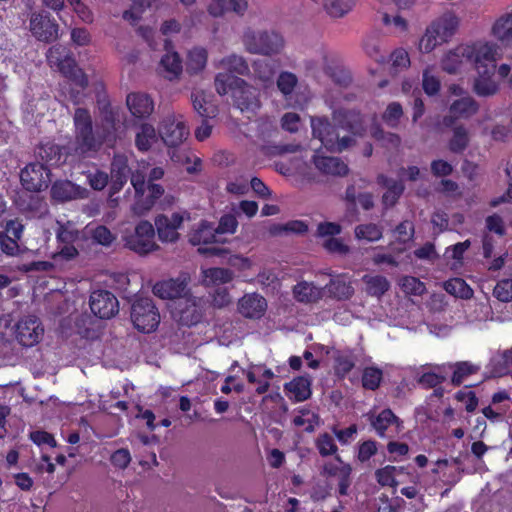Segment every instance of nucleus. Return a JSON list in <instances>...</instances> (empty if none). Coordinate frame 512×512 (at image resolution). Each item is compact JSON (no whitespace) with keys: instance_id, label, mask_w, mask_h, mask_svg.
I'll list each match as a JSON object with an SVG mask.
<instances>
[{"instance_id":"obj_64","label":"nucleus","mask_w":512,"mask_h":512,"mask_svg":"<svg viewBox=\"0 0 512 512\" xmlns=\"http://www.w3.org/2000/svg\"><path fill=\"white\" fill-rule=\"evenodd\" d=\"M79 237V231L71 225H61L57 231V239L61 244H74Z\"/></svg>"},{"instance_id":"obj_48","label":"nucleus","mask_w":512,"mask_h":512,"mask_svg":"<svg viewBox=\"0 0 512 512\" xmlns=\"http://www.w3.org/2000/svg\"><path fill=\"white\" fill-rule=\"evenodd\" d=\"M469 141L468 130L463 125H458L453 129V135L449 141V149L454 153H461L467 148Z\"/></svg>"},{"instance_id":"obj_8","label":"nucleus","mask_w":512,"mask_h":512,"mask_svg":"<svg viewBox=\"0 0 512 512\" xmlns=\"http://www.w3.org/2000/svg\"><path fill=\"white\" fill-rule=\"evenodd\" d=\"M469 63L474 65L476 71L495 73L498 46L488 41H476L467 44Z\"/></svg>"},{"instance_id":"obj_58","label":"nucleus","mask_w":512,"mask_h":512,"mask_svg":"<svg viewBox=\"0 0 512 512\" xmlns=\"http://www.w3.org/2000/svg\"><path fill=\"white\" fill-rule=\"evenodd\" d=\"M493 295L501 302L512 301V278L499 280L493 289Z\"/></svg>"},{"instance_id":"obj_12","label":"nucleus","mask_w":512,"mask_h":512,"mask_svg":"<svg viewBox=\"0 0 512 512\" xmlns=\"http://www.w3.org/2000/svg\"><path fill=\"white\" fill-rule=\"evenodd\" d=\"M190 276L187 273L180 274L177 278L156 283L153 293L161 299L183 300L187 297Z\"/></svg>"},{"instance_id":"obj_56","label":"nucleus","mask_w":512,"mask_h":512,"mask_svg":"<svg viewBox=\"0 0 512 512\" xmlns=\"http://www.w3.org/2000/svg\"><path fill=\"white\" fill-rule=\"evenodd\" d=\"M403 116V109L400 103H390L382 115L383 121L391 128H396Z\"/></svg>"},{"instance_id":"obj_37","label":"nucleus","mask_w":512,"mask_h":512,"mask_svg":"<svg viewBox=\"0 0 512 512\" xmlns=\"http://www.w3.org/2000/svg\"><path fill=\"white\" fill-rule=\"evenodd\" d=\"M216 67L239 75H247L250 71L249 65L243 56L231 54L222 58Z\"/></svg>"},{"instance_id":"obj_32","label":"nucleus","mask_w":512,"mask_h":512,"mask_svg":"<svg viewBox=\"0 0 512 512\" xmlns=\"http://www.w3.org/2000/svg\"><path fill=\"white\" fill-rule=\"evenodd\" d=\"M477 77L474 80L473 90L481 97L492 96L498 91V84L494 80L495 73H485L477 71Z\"/></svg>"},{"instance_id":"obj_13","label":"nucleus","mask_w":512,"mask_h":512,"mask_svg":"<svg viewBox=\"0 0 512 512\" xmlns=\"http://www.w3.org/2000/svg\"><path fill=\"white\" fill-rule=\"evenodd\" d=\"M90 308L99 318L110 319L119 312V302L113 293L97 290L90 296Z\"/></svg>"},{"instance_id":"obj_16","label":"nucleus","mask_w":512,"mask_h":512,"mask_svg":"<svg viewBox=\"0 0 512 512\" xmlns=\"http://www.w3.org/2000/svg\"><path fill=\"white\" fill-rule=\"evenodd\" d=\"M184 214L173 213L171 217L158 215L155 218V227L157 234L162 242L173 243L179 238L178 229L184 221Z\"/></svg>"},{"instance_id":"obj_49","label":"nucleus","mask_w":512,"mask_h":512,"mask_svg":"<svg viewBox=\"0 0 512 512\" xmlns=\"http://www.w3.org/2000/svg\"><path fill=\"white\" fill-rule=\"evenodd\" d=\"M37 155L47 164L53 166L61 162V148L54 143L41 144L37 149Z\"/></svg>"},{"instance_id":"obj_20","label":"nucleus","mask_w":512,"mask_h":512,"mask_svg":"<svg viewBox=\"0 0 512 512\" xmlns=\"http://www.w3.org/2000/svg\"><path fill=\"white\" fill-rule=\"evenodd\" d=\"M430 369L423 372L418 378L417 383L425 389L436 388L447 379V374L452 369L451 363L446 364H429Z\"/></svg>"},{"instance_id":"obj_42","label":"nucleus","mask_w":512,"mask_h":512,"mask_svg":"<svg viewBox=\"0 0 512 512\" xmlns=\"http://www.w3.org/2000/svg\"><path fill=\"white\" fill-rule=\"evenodd\" d=\"M356 0H323L324 10L334 18L343 17L354 6Z\"/></svg>"},{"instance_id":"obj_44","label":"nucleus","mask_w":512,"mask_h":512,"mask_svg":"<svg viewBox=\"0 0 512 512\" xmlns=\"http://www.w3.org/2000/svg\"><path fill=\"white\" fill-rule=\"evenodd\" d=\"M403 470V467L387 465L383 468L377 469L375 471V477L381 486L397 487L398 481L396 480V476L402 473Z\"/></svg>"},{"instance_id":"obj_25","label":"nucleus","mask_w":512,"mask_h":512,"mask_svg":"<svg viewBox=\"0 0 512 512\" xmlns=\"http://www.w3.org/2000/svg\"><path fill=\"white\" fill-rule=\"evenodd\" d=\"M176 311L179 314V322L185 326H193L202 318L201 309L196 301L187 297L176 302Z\"/></svg>"},{"instance_id":"obj_50","label":"nucleus","mask_w":512,"mask_h":512,"mask_svg":"<svg viewBox=\"0 0 512 512\" xmlns=\"http://www.w3.org/2000/svg\"><path fill=\"white\" fill-rule=\"evenodd\" d=\"M397 420L398 418L390 409H384L376 417L371 418V424L376 430L377 434L380 437H384L385 431L389 425Z\"/></svg>"},{"instance_id":"obj_51","label":"nucleus","mask_w":512,"mask_h":512,"mask_svg":"<svg viewBox=\"0 0 512 512\" xmlns=\"http://www.w3.org/2000/svg\"><path fill=\"white\" fill-rule=\"evenodd\" d=\"M293 424L297 427H304L307 432H313L319 425V416L308 409H301L299 415L294 417Z\"/></svg>"},{"instance_id":"obj_30","label":"nucleus","mask_w":512,"mask_h":512,"mask_svg":"<svg viewBox=\"0 0 512 512\" xmlns=\"http://www.w3.org/2000/svg\"><path fill=\"white\" fill-rule=\"evenodd\" d=\"M306 73L312 77H318L321 72L329 73L330 62L328 52L321 48L316 55L308 57L303 62Z\"/></svg>"},{"instance_id":"obj_40","label":"nucleus","mask_w":512,"mask_h":512,"mask_svg":"<svg viewBox=\"0 0 512 512\" xmlns=\"http://www.w3.org/2000/svg\"><path fill=\"white\" fill-rule=\"evenodd\" d=\"M277 88L286 100H290L298 84L297 76L289 71H282L276 81Z\"/></svg>"},{"instance_id":"obj_61","label":"nucleus","mask_w":512,"mask_h":512,"mask_svg":"<svg viewBox=\"0 0 512 512\" xmlns=\"http://www.w3.org/2000/svg\"><path fill=\"white\" fill-rule=\"evenodd\" d=\"M402 290L407 294L422 295L426 291L423 282L412 276H405L400 282Z\"/></svg>"},{"instance_id":"obj_55","label":"nucleus","mask_w":512,"mask_h":512,"mask_svg":"<svg viewBox=\"0 0 512 512\" xmlns=\"http://www.w3.org/2000/svg\"><path fill=\"white\" fill-rule=\"evenodd\" d=\"M240 78L228 73H218L215 77V89L219 95H226L238 86Z\"/></svg>"},{"instance_id":"obj_19","label":"nucleus","mask_w":512,"mask_h":512,"mask_svg":"<svg viewBox=\"0 0 512 512\" xmlns=\"http://www.w3.org/2000/svg\"><path fill=\"white\" fill-rule=\"evenodd\" d=\"M164 194V189L159 184L149 183L143 196H138L131 206L135 216L146 215L155 205L156 200Z\"/></svg>"},{"instance_id":"obj_17","label":"nucleus","mask_w":512,"mask_h":512,"mask_svg":"<svg viewBox=\"0 0 512 512\" xmlns=\"http://www.w3.org/2000/svg\"><path fill=\"white\" fill-rule=\"evenodd\" d=\"M479 106L470 96L455 100L449 107V114L444 116L443 124L450 127L457 119H468L477 113Z\"/></svg>"},{"instance_id":"obj_22","label":"nucleus","mask_w":512,"mask_h":512,"mask_svg":"<svg viewBox=\"0 0 512 512\" xmlns=\"http://www.w3.org/2000/svg\"><path fill=\"white\" fill-rule=\"evenodd\" d=\"M130 172L127 157L124 155H115L111 163L112 193H117L123 188Z\"/></svg>"},{"instance_id":"obj_31","label":"nucleus","mask_w":512,"mask_h":512,"mask_svg":"<svg viewBox=\"0 0 512 512\" xmlns=\"http://www.w3.org/2000/svg\"><path fill=\"white\" fill-rule=\"evenodd\" d=\"M323 294V288L317 287L313 283L307 281L299 282L293 288V295L295 299L302 303L317 302L323 297Z\"/></svg>"},{"instance_id":"obj_45","label":"nucleus","mask_w":512,"mask_h":512,"mask_svg":"<svg viewBox=\"0 0 512 512\" xmlns=\"http://www.w3.org/2000/svg\"><path fill=\"white\" fill-rule=\"evenodd\" d=\"M444 289L447 293L462 299H470L473 296V290L461 278H453L446 281Z\"/></svg>"},{"instance_id":"obj_60","label":"nucleus","mask_w":512,"mask_h":512,"mask_svg":"<svg viewBox=\"0 0 512 512\" xmlns=\"http://www.w3.org/2000/svg\"><path fill=\"white\" fill-rule=\"evenodd\" d=\"M92 239L105 247L110 246L116 239V236L106 226L99 225L91 230Z\"/></svg>"},{"instance_id":"obj_14","label":"nucleus","mask_w":512,"mask_h":512,"mask_svg":"<svg viewBox=\"0 0 512 512\" xmlns=\"http://www.w3.org/2000/svg\"><path fill=\"white\" fill-rule=\"evenodd\" d=\"M58 24L48 13H33L30 18V31L39 40L46 43L58 38Z\"/></svg>"},{"instance_id":"obj_24","label":"nucleus","mask_w":512,"mask_h":512,"mask_svg":"<svg viewBox=\"0 0 512 512\" xmlns=\"http://www.w3.org/2000/svg\"><path fill=\"white\" fill-rule=\"evenodd\" d=\"M467 44H462L450 50L442 59L441 65L449 74L457 73L465 63H469Z\"/></svg>"},{"instance_id":"obj_6","label":"nucleus","mask_w":512,"mask_h":512,"mask_svg":"<svg viewBox=\"0 0 512 512\" xmlns=\"http://www.w3.org/2000/svg\"><path fill=\"white\" fill-rule=\"evenodd\" d=\"M123 241L126 248L139 255H147L159 248L155 241L154 226L147 220L140 221L132 232H126Z\"/></svg>"},{"instance_id":"obj_41","label":"nucleus","mask_w":512,"mask_h":512,"mask_svg":"<svg viewBox=\"0 0 512 512\" xmlns=\"http://www.w3.org/2000/svg\"><path fill=\"white\" fill-rule=\"evenodd\" d=\"M355 237L358 240L376 242L383 236L382 227L374 223L360 224L355 227Z\"/></svg>"},{"instance_id":"obj_54","label":"nucleus","mask_w":512,"mask_h":512,"mask_svg":"<svg viewBox=\"0 0 512 512\" xmlns=\"http://www.w3.org/2000/svg\"><path fill=\"white\" fill-rule=\"evenodd\" d=\"M335 459L341 463V470L336 476L338 478V493L341 496H345L348 495V489L352 483V467L349 464L344 463L340 456H336Z\"/></svg>"},{"instance_id":"obj_23","label":"nucleus","mask_w":512,"mask_h":512,"mask_svg":"<svg viewBox=\"0 0 512 512\" xmlns=\"http://www.w3.org/2000/svg\"><path fill=\"white\" fill-rule=\"evenodd\" d=\"M126 104L134 117L146 118L154 110L152 99L144 93H130L127 95Z\"/></svg>"},{"instance_id":"obj_2","label":"nucleus","mask_w":512,"mask_h":512,"mask_svg":"<svg viewBox=\"0 0 512 512\" xmlns=\"http://www.w3.org/2000/svg\"><path fill=\"white\" fill-rule=\"evenodd\" d=\"M108 128L103 133L93 130L92 118L87 109L77 108L74 113L75 140L67 146L69 154L79 157L90 156L96 153L110 135L109 129H114V117L112 114L105 116Z\"/></svg>"},{"instance_id":"obj_57","label":"nucleus","mask_w":512,"mask_h":512,"mask_svg":"<svg viewBox=\"0 0 512 512\" xmlns=\"http://www.w3.org/2000/svg\"><path fill=\"white\" fill-rule=\"evenodd\" d=\"M355 366L354 357L351 354L340 353L335 358V373L339 377H345Z\"/></svg>"},{"instance_id":"obj_62","label":"nucleus","mask_w":512,"mask_h":512,"mask_svg":"<svg viewBox=\"0 0 512 512\" xmlns=\"http://www.w3.org/2000/svg\"><path fill=\"white\" fill-rule=\"evenodd\" d=\"M316 447L321 456L333 455L337 452V446L334 439L328 433L319 435L316 441Z\"/></svg>"},{"instance_id":"obj_47","label":"nucleus","mask_w":512,"mask_h":512,"mask_svg":"<svg viewBox=\"0 0 512 512\" xmlns=\"http://www.w3.org/2000/svg\"><path fill=\"white\" fill-rule=\"evenodd\" d=\"M252 67L255 78L260 80L265 85L272 82L275 75V69L269 60L258 59L253 62Z\"/></svg>"},{"instance_id":"obj_1","label":"nucleus","mask_w":512,"mask_h":512,"mask_svg":"<svg viewBox=\"0 0 512 512\" xmlns=\"http://www.w3.org/2000/svg\"><path fill=\"white\" fill-rule=\"evenodd\" d=\"M333 121L331 123L325 117H312V134L328 151L341 153L354 146L355 136L362 134V118L355 111L339 110L333 113Z\"/></svg>"},{"instance_id":"obj_29","label":"nucleus","mask_w":512,"mask_h":512,"mask_svg":"<svg viewBox=\"0 0 512 512\" xmlns=\"http://www.w3.org/2000/svg\"><path fill=\"white\" fill-rule=\"evenodd\" d=\"M377 183L387 188V191L382 197L383 204L386 207L394 206L404 191L403 183L401 181L390 179L383 174L378 175Z\"/></svg>"},{"instance_id":"obj_18","label":"nucleus","mask_w":512,"mask_h":512,"mask_svg":"<svg viewBox=\"0 0 512 512\" xmlns=\"http://www.w3.org/2000/svg\"><path fill=\"white\" fill-rule=\"evenodd\" d=\"M266 309L267 301L258 293L245 294L238 301V311L245 318L259 319L264 315Z\"/></svg>"},{"instance_id":"obj_33","label":"nucleus","mask_w":512,"mask_h":512,"mask_svg":"<svg viewBox=\"0 0 512 512\" xmlns=\"http://www.w3.org/2000/svg\"><path fill=\"white\" fill-rule=\"evenodd\" d=\"M325 288L331 296L338 300H347L354 294L351 282L344 275L332 278Z\"/></svg>"},{"instance_id":"obj_7","label":"nucleus","mask_w":512,"mask_h":512,"mask_svg":"<svg viewBox=\"0 0 512 512\" xmlns=\"http://www.w3.org/2000/svg\"><path fill=\"white\" fill-rule=\"evenodd\" d=\"M131 320L138 331L153 332L160 323V314L152 299H136L131 306Z\"/></svg>"},{"instance_id":"obj_9","label":"nucleus","mask_w":512,"mask_h":512,"mask_svg":"<svg viewBox=\"0 0 512 512\" xmlns=\"http://www.w3.org/2000/svg\"><path fill=\"white\" fill-rule=\"evenodd\" d=\"M158 134L167 146L177 147L186 140L189 130L182 115L169 113L160 121Z\"/></svg>"},{"instance_id":"obj_10","label":"nucleus","mask_w":512,"mask_h":512,"mask_svg":"<svg viewBox=\"0 0 512 512\" xmlns=\"http://www.w3.org/2000/svg\"><path fill=\"white\" fill-rule=\"evenodd\" d=\"M13 333L20 345L33 347L43 338L44 327L37 316L25 315L15 323Z\"/></svg>"},{"instance_id":"obj_38","label":"nucleus","mask_w":512,"mask_h":512,"mask_svg":"<svg viewBox=\"0 0 512 512\" xmlns=\"http://www.w3.org/2000/svg\"><path fill=\"white\" fill-rule=\"evenodd\" d=\"M156 141L157 132L155 128L148 123L142 124L136 133V147L141 151H148Z\"/></svg>"},{"instance_id":"obj_43","label":"nucleus","mask_w":512,"mask_h":512,"mask_svg":"<svg viewBox=\"0 0 512 512\" xmlns=\"http://www.w3.org/2000/svg\"><path fill=\"white\" fill-rule=\"evenodd\" d=\"M453 370V374L451 377V383L454 386H459L463 383V381L470 375L475 374L479 367L468 362H457L455 364H451Z\"/></svg>"},{"instance_id":"obj_52","label":"nucleus","mask_w":512,"mask_h":512,"mask_svg":"<svg viewBox=\"0 0 512 512\" xmlns=\"http://www.w3.org/2000/svg\"><path fill=\"white\" fill-rule=\"evenodd\" d=\"M383 371L374 366L366 367L362 373V386L367 390H376L382 381Z\"/></svg>"},{"instance_id":"obj_27","label":"nucleus","mask_w":512,"mask_h":512,"mask_svg":"<svg viewBox=\"0 0 512 512\" xmlns=\"http://www.w3.org/2000/svg\"><path fill=\"white\" fill-rule=\"evenodd\" d=\"M233 277V272L227 268L211 267L201 269V283L206 287H214L229 283L233 280Z\"/></svg>"},{"instance_id":"obj_21","label":"nucleus","mask_w":512,"mask_h":512,"mask_svg":"<svg viewBox=\"0 0 512 512\" xmlns=\"http://www.w3.org/2000/svg\"><path fill=\"white\" fill-rule=\"evenodd\" d=\"M313 163L321 173L326 175L342 177L349 172L347 164L338 157L315 155Z\"/></svg>"},{"instance_id":"obj_53","label":"nucleus","mask_w":512,"mask_h":512,"mask_svg":"<svg viewBox=\"0 0 512 512\" xmlns=\"http://www.w3.org/2000/svg\"><path fill=\"white\" fill-rule=\"evenodd\" d=\"M51 194L54 199L67 201L76 195L75 185L70 181L55 182L51 188Z\"/></svg>"},{"instance_id":"obj_5","label":"nucleus","mask_w":512,"mask_h":512,"mask_svg":"<svg viewBox=\"0 0 512 512\" xmlns=\"http://www.w3.org/2000/svg\"><path fill=\"white\" fill-rule=\"evenodd\" d=\"M47 62L51 68L57 69L65 77L74 81L81 88L88 86V78L77 66L75 59L62 45H55L48 49Z\"/></svg>"},{"instance_id":"obj_11","label":"nucleus","mask_w":512,"mask_h":512,"mask_svg":"<svg viewBox=\"0 0 512 512\" xmlns=\"http://www.w3.org/2000/svg\"><path fill=\"white\" fill-rule=\"evenodd\" d=\"M20 180L26 190L32 192L42 191L50 183V171L42 163H30L21 170Z\"/></svg>"},{"instance_id":"obj_46","label":"nucleus","mask_w":512,"mask_h":512,"mask_svg":"<svg viewBox=\"0 0 512 512\" xmlns=\"http://www.w3.org/2000/svg\"><path fill=\"white\" fill-rule=\"evenodd\" d=\"M207 51L202 47H195L188 53L187 70L190 73L202 71L207 63Z\"/></svg>"},{"instance_id":"obj_36","label":"nucleus","mask_w":512,"mask_h":512,"mask_svg":"<svg viewBox=\"0 0 512 512\" xmlns=\"http://www.w3.org/2000/svg\"><path fill=\"white\" fill-rule=\"evenodd\" d=\"M160 66L163 69V75L169 80L179 77L182 72V61L176 52L167 49L166 54L162 57Z\"/></svg>"},{"instance_id":"obj_34","label":"nucleus","mask_w":512,"mask_h":512,"mask_svg":"<svg viewBox=\"0 0 512 512\" xmlns=\"http://www.w3.org/2000/svg\"><path fill=\"white\" fill-rule=\"evenodd\" d=\"M217 234L218 233L216 231V228L213 226V224H211L207 221H202L199 224L198 228L195 229L190 234L189 242L194 246L201 245V244L214 243L217 241V239H216Z\"/></svg>"},{"instance_id":"obj_59","label":"nucleus","mask_w":512,"mask_h":512,"mask_svg":"<svg viewBox=\"0 0 512 512\" xmlns=\"http://www.w3.org/2000/svg\"><path fill=\"white\" fill-rule=\"evenodd\" d=\"M422 87L424 92L429 96L436 95L440 91L441 82L430 69L423 71Z\"/></svg>"},{"instance_id":"obj_26","label":"nucleus","mask_w":512,"mask_h":512,"mask_svg":"<svg viewBox=\"0 0 512 512\" xmlns=\"http://www.w3.org/2000/svg\"><path fill=\"white\" fill-rule=\"evenodd\" d=\"M491 35L504 45H512V11L503 13L495 20Z\"/></svg>"},{"instance_id":"obj_3","label":"nucleus","mask_w":512,"mask_h":512,"mask_svg":"<svg viewBox=\"0 0 512 512\" xmlns=\"http://www.w3.org/2000/svg\"><path fill=\"white\" fill-rule=\"evenodd\" d=\"M242 44L250 54L276 56L285 48V39L274 29L247 28L242 35Z\"/></svg>"},{"instance_id":"obj_4","label":"nucleus","mask_w":512,"mask_h":512,"mask_svg":"<svg viewBox=\"0 0 512 512\" xmlns=\"http://www.w3.org/2000/svg\"><path fill=\"white\" fill-rule=\"evenodd\" d=\"M459 26L458 17L446 12L434 20L426 29L425 34L419 41V49L423 53H430L438 45L449 41L456 33Z\"/></svg>"},{"instance_id":"obj_63","label":"nucleus","mask_w":512,"mask_h":512,"mask_svg":"<svg viewBox=\"0 0 512 512\" xmlns=\"http://www.w3.org/2000/svg\"><path fill=\"white\" fill-rule=\"evenodd\" d=\"M238 227V221L235 215L225 214L219 219L216 231L218 234H234Z\"/></svg>"},{"instance_id":"obj_28","label":"nucleus","mask_w":512,"mask_h":512,"mask_svg":"<svg viewBox=\"0 0 512 512\" xmlns=\"http://www.w3.org/2000/svg\"><path fill=\"white\" fill-rule=\"evenodd\" d=\"M288 397L295 402H302L311 396V381L307 377H296L284 385Z\"/></svg>"},{"instance_id":"obj_35","label":"nucleus","mask_w":512,"mask_h":512,"mask_svg":"<svg viewBox=\"0 0 512 512\" xmlns=\"http://www.w3.org/2000/svg\"><path fill=\"white\" fill-rule=\"evenodd\" d=\"M209 95L203 90L192 92L191 100L194 110L202 117L211 118L217 113L216 107L210 102Z\"/></svg>"},{"instance_id":"obj_15","label":"nucleus","mask_w":512,"mask_h":512,"mask_svg":"<svg viewBox=\"0 0 512 512\" xmlns=\"http://www.w3.org/2000/svg\"><path fill=\"white\" fill-rule=\"evenodd\" d=\"M233 100L238 109L247 113H254L261 105L259 91L243 79L233 88Z\"/></svg>"},{"instance_id":"obj_39","label":"nucleus","mask_w":512,"mask_h":512,"mask_svg":"<svg viewBox=\"0 0 512 512\" xmlns=\"http://www.w3.org/2000/svg\"><path fill=\"white\" fill-rule=\"evenodd\" d=\"M362 280L366 285V292L371 296L380 297L390 287L388 280L381 275H364Z\"/></svg>"}]
</instances>
